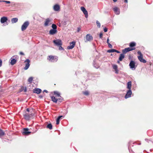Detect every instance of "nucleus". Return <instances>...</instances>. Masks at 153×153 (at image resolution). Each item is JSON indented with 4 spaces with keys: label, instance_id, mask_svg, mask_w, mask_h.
I'll use <instances>...</instances> for the list:
<instances>
[{
    "label": "nucleus",
    "instance_id": "1",
    "mask_svg": "<svg viewBox=\"0 0 153 153\" xmlns=\"http://www.w3.org/2000/svg\"><path fill=\"white\" fill-rule=\"evenodd\" d=\"M23 116L25 119L27 120H30V119H33L34 117V114L29 112H25Z\"/></svg>",
    "mask_w": 153,
    "mask_h": 153
},
{
    "label": "nucleus",
    "instance_id": "42",
    "mask_svg": "<svg viewBox=\"0 0 153 153\" xmlns=\"http://www.w3.org/2000/svg\"><path fill=\"white\" fill-rule=\"evenodd\" d=\"M108 47L110 48H112V46L110 43L108 44Z\"/></svg>",
    "mask_w": 153,
    "mask_h": 153
},
{
    "label": "nucleus",
    "instance_id": "27",
    "mask_svg": "<svg viewBox=\"0 0 153 153\" xmlns=\"http://www.w3.org/2000/svg\"><path fill=\"white\" fill-rule=\"evenodd\" d=\"M5 134V133L2 130L0 129V137L3 136Z\"/></svg>",
    "mask_w": 153,
    "mask_h": 153
},
{
    "label": "nucleus",
    "instance_id": "34",
    "mask_svg": "<svg viewBox=\"0 0 153 153\" xmlns=\"http://www.w3.org/2000/svg\"><path fill=\"white\" fill-rule=\"evenodd\" d=\"M52 27L53 28V29L56 30L57 26L56 25L53 24L52 25Z\"/></svg>",
    "mask_w": 153,
    "mask_h": 153
},
{
    "label": "nucleus",
    "instance_id": "47",
    "mask_svg": "<svg viewBox=\"0 0 153 153\" xmlns=\"http://www.w3.org/2000/svg\"><path fill=\"white\" fill-rule=\"evenodd\" d=\"M115 52H117V53H120V52L119 51H118L116 50H115Z\"/></svg>",
    "mask_w": 153,
    "mask_h": 153
},
{
    "label": "nucleus",
    "instance_id": "35",
    "mask_svg": "<svg viewBox=\"0 0 153 153\" xmlns=\"http://www.w3.org/2000/svg\"><path fill=\"white\" fill-rule=\"evenodd\" d=\"M96 24L97 25V27L98 28H100V22L98 21H96Z\"/></svg>",
    "mask_w": 153,
    "mask_h": 153
},
{
    "label": "nucleus",
    "instance_id": "37",
    "mask_svg": "<svg viewBox=\"0 0 153 153\" xmlns=\"http://www.w3.org/2000/svg\"><path fill=\"white\" fill-rule=\"evenodd\" d=\"M59 97L60 98L57 99L58 100L59 102H61L63 100V99L61 96H60Z\"/></svg>",
    "mask_w": 153,
    "mask_h": 153
},
{
    "label": "nucleus",
    "instance_id": "30",
    "mask_svg": "<svg viewBox=\"0 0 153 153\" xmlns=\"http://www.w3.org/2000/svg\"><path fill=\"white\" fill-rule=\"evenodd\" d=\"M136 46V43L134 42H132L130 43L129 46L130 47H133Z\"/></svg>",
    "mask_w": 153,
    "mask_h": 153
},
{
    "label": "nucleus",
    "instance_id": "5",
    "mask_svg": "<svg viewBox=\"0 0 153 153\" xmlns=\"http://www.w3.org/2000/svg\"><path fill=\"white\" fill-rule=\"evenodd\" d=\"M52 21V19L51 18H47L46 19L45 23L44 24V25L45 26H47L51 24V22Z\"/></svg>",
    "mask_w": 153,
    "mask_h": 153
},
{
    "label": "nucleus",
    "instance_id": "59",
    "mask_svg": "<svg viewBox=\"0 0 153 153\" xmlns=\"http://www.w3.org/2000/svg\"><path fill=\"white\" fill-rule=\"evenodd\" d=\"M2 1H0V2H1Z\"/></svg>",
    "mask_w": 153,
    "mask_h": 153
},
{
    "label": "nucleus",
    "instance_id": "45",
    "mask_svg": "<svg viewBox=\"0 0 153 153\" xmlns=\"http://www.w3.org/2000/svg\"><path fill=\"white\" fill-rule=\"evenodd\" d=\"M104 32H106L107 31V29L106 27H105L104 29Z\"/></svg>",
    "mask_w": 153,
    "mask_h": 153
},
{
    "label": "nucleus",
    "instance_id": "22",
    "mask_svg": "<svg viewBox=\"0 0 153 153\" xmlns=\"http://www.w3.org/2000/svg\"><path fill=\"white\" fill-rule=\"evenodd\" d=\"M125 57V55L123 53H121L120 54V56L119 58V60L120 61L122 60Z\"/></svg>",
    "mask_w": 153,
    "mask_h": 153
},
{
    "label": "nucleus",
    "instance_id": "15",
    "mask_svg": "<svg viewBox=\"0 0 153 153\" xmlns=\"http://www.w3.org/2000/svg\"><path fill=\"white\" fill-rule=\"evenodd\" d=\"M41 91V90L40 88H36L33 89V92L38 94H39Z\"/></svg>",
    "mask_w": 153,
    "mask_h": 153
},
{
    "label": "nucleus",
    "instance_id": "7",
    "mask_svg": "<svg viewBox=\"0 0 153 153\" xmlns=\"http://www.w3.org/2000/svg\"><path fill=\"white\" fill-rule=\"evenodd\" d=\"M129 66L130 68L132 69V70H135L136 68L135 67V62L131 60L129 64Z\"/></svg>",
    "mask_w": 153,
    "mask_h": 153
},
{
    "label": "nucleus",
    "instance_id": "17",
    "mask_svg": "<svg viewBox=\"0 0 153 153\" xmlns=\"http://www.w3.org/2000/svg\"><path fill=\"white\" fill-rule=\"evenodd\" d=\"M112 67H113V69L115 71V73H116L117 74H118V70L117 69L118 67H117V65H113Z\"/></svg>",
    "mask_w": 153,
    "mask_h": 153
},
{
    "label": "nucleus",
    "instance_id": "2",
    "mask_svg": "<svg viewBox=\"0 0 153 153\" xmlns=\"http://www.w3.org/2000/svg\"><path fill=\"white\" fill-rule=\"evenodd\" d=\"M48 59L50 62H56L58 60V59L56 57L53 56H49L48 57Z\"/></svg>",
    "mask_w": 153,
    "mask_h": 153
},
{
    "label": "nucleus",
    "instance_id": "24",
    "mask_svg": "<svg viewBox=\"0 0 153 153\" xmlns=\"http://www.w3.org/2000/svg\"><path fill=\"white\" fill-rule=\"evenodd\" d=\"M62 117H63V116H59L57 118L56 120V124L57 125H58L59 124L60 119Z\"/></svg>",
    "mask_w": 153,
    "mask_h": 153
},
{
    "label": "nucleus",
    "instance_id": "43",
    "mask_svg": "<svg viewBox=\"0 0 153 153\" xmlns=\"http://www.w3.org/2000/svg\"><path fill=\"white\" fill-rule=\"evenodd\" d=\"M103 34L102 33H101L100 34L99 37L101 39L102 37Z\"/></svg>",
    "mask_w": 153,
    "mask_h": 153
},
{
    "label": "nucleus",
    "instance_id": "49",
    "mask_svg": "<svg viewBox=\"0 0 153 153\" xmlns=\"http://www.w3.org/2000/svg\"><path fill=\"white\" fill-rule=\"evenodd\" d=\"M109 39L108 38L107 39V44H108V43H109Z\"/></svg>",
    "mask_w": 153,
    "mask_h": 153
},
{
    "label": "nucleus",
    "instance_id": "3",
    "mask_svg": "<svg viewBox=\"0 0 153 153\" xmlns=\"http://www.w3.org/2000/svg\"><path fill=\"white\" fill-rule=\"evenodd\" d=\"M29 25V22L28 21L25 22L21 27V30L22 31L25 30Z\"/></svg>",
    "mask_w": 153,
    "mask_h": 153
},
{
    "label": "nucleus",
    "instance_id": "48",
    "mask_svg": "<svg viewBox=\"0 0 153 153\" xmlns=\"http://www.w3.org/2000/svg\"><path fill=\"white\" fill-rule=\"evenodd\" d=\"M20 54H21V55H24V53H23L22 52H20Z\"/></svg>",
    "mask_w": 153,
    "mask_h": 153
},
{
    "label": "nucleus",
    "instance_id": "60",
    "mask_svg": "<svg viewBox=\"0 0 153 153\" xmlns=\"http://www.w3.org/2000/svg\"><path fill=\"white\" fill-rule=\"evenodd\" d=\"M79 1L80 0H79Z\"/></svg>",
    "mask_w": 153,
    "mask_h": 153
},
{
    "label": "nucleus",
    "instance_id": "31",
    "mask_svg": "<svg viewBox=\"0 0 153 153\" xmlns=\"http://www.w3.org/2000/svg\"><path fill=\"white\" fill-rule=\"evenodd\" d=\"M54 95H56L58 97L60 96V94L58 91H55L54 92Z\"/></svg>",
    "mask_w": 153,
    "mask_h": 153
},
{
    "label": "nucleus",
    "instance_id": "12",
    "mask_svg": "<svg viewBox=\"0 0 153 153\" xmlns=\"http://www.w3.org/2000/svg\"><path fill=\"white\" fill-rule=\"evenodd\" d=\"M131 94L132 91L131 89L128 90L126 94L125 97V98L126 99H127L130 97H131Z\"/></svg>",
    "mask_w": 153,
    "mask_h": 153
},
{
    "label": "nucleus",
    "instance_id": "44",
    "mask_svg": "<svg viewBox=\"0 0 153 153\" xmlns=\"http://www.w3.org/2000/svg\"><path fill=\"white\" fill-rule=\"evenodd\" d=\"M23 90H24V91L25 92H26L27 91V89L26 87H25V88H24Z\"/></svg>",
    "mask_w": 153,
    "mask_h": 153
},
{
    "label": "nucleus",
    "instance_id": "16",
    "mask_svg": "<svg viewBox=\"0 0 153 153\" xmlns=\"http://www.w3.org/2000/svg\"><path fill=\"white\" fill-rule=\"evenodd\" d=\"M7 20V18L6 17H3L1 19V23H4Z\"/></svg>",
    "mask_w": 153,
    "mask_h": 153
},
{
    "label": "nucleus",
    "instance_id": "10",
    "mask_svg": "<svg viewBox=\"0 0 153 153\" xmlns=\"http://www.w3.org/2000/svg\"><path fill=\"white\" fill-rule=\"evenodd\" d=\"M29 129L27 128H24L23 129L22 134L24 135H28L31 132L28 131Z\"/></svg>",
    "mask_w": 153,
    "mask_h": 153
},
{
    "label": "nucleus",
    "instance_id": "13",
    "mask_svg": "<svg viewBox=\"0 0 153 153\" xmlns=\"http://www.w3.org/2000/svg\"><path fill=\"white\" fill-rule=\"evenodd\" d=\"M113 10L116 14L118 15L120 14V9L117 7H115L113 8Z\"/></svg>",
    "mask_w": 153,
    "mask_h": 153
},
{
    "label": "nucleus",
    "instance_id": "51",
    "mask_svg": "<svg viewBox=\"0 0 153 153\" xmlns=\"http://www.w3.org/2000/svg\"><path fill=\"white\" fill-rule=\"evenodd\" d=\"M43 92H46V93L48 92V91L47 90H44L43 91Z\"/></svg>",
    "mask_w": 153,
    "mask_h": 153
},
{
    "label": "nucleus",
    "instance_id": "29",
    "mask_svg": "<svg viewBox=\"0 0 153 153\" xmlns=\"http://www.w3.org/2000/svg\"><path fill=\"white\" fill-rule=\"evenodd\" d=\"M47 128L51 130L52 128V125L51 123H49L47 125Z\"/></svg>",
    "mask_w": 153,
    "mask_h": 153
},
{
    "label": "nucleus",
    "instance_id": "9",
    "mask_svg": "<svg viewBox=\"0 0 153 153\" xmlns=\"http://www.w3.org/2000/svg\"><path fill=\"white\" fill-rule=\"evenodd\" d=\"M86 40L85 41V42L87 41H91L92 40L93 38L92 36L90 34H87L86 36Z\"/></svg>",
    "mask_w": 153,
    "mask_h": 153
},
{
    "label": "nucleus",
    "instance_id": "50",
    "mask_svg": "<svg viewBox=\"0 0 153 153\" xmlns=\"http://www.w3.org/2000/svg\"><path fill=\"white\" fill-rule=\"evenodd\" d=\"M80 28H78V30H77V32H79L80 31Z\"/></svg>",
    "mask_w": 153,
    "mask_h": 153
},
{
    "label": "nucleus",
    "instance_id": "41",
    "mask_svg": "<svg viewBox=\"0 0 153 153\" xmlns=\"http://www.w3.org/2000/svg\"><path fill=\"white\" fill-rule=\"evenodd\" d=\"M137 53H138V54L140 55L139 56H142L143 55L141 52L140 51H138L137 52Z\"/></svg>",
    "mask_w": 153,
    "mask_h": 153
},
{
    "label": "nucleus",
    "instance_id": "36",
    "mask_svg": "<svg viewBox=\"0 0 153 153\" xmlns=\"http://www.w3.org/2000/svg\"><path fill=\"white\" fill-rule=\"evenodd\" d=\"M115 51V49H112L111 50H108V52L109 53H111V52H114Z\"/></svg>",
    "mask_w": 153,
    "mask_h": 153
},
{
    "label": "nucleus",
    "instance_id": "25",
    "mask_svg": "<svg viewBox=\"0 0 153 153\" xmlns=\"http://www.w3.org/2000/svg\"><path fill=\"white\" fill-rule=\"evenodd\" d=\"M16 62V60L14 59H13L11 60L10 64L11 65H13L15 64Z\"/></svg>",
    "mask_w": 153,
    "mask_h": 153
},
{
    "label": "nucleus",
    "instance_id": "38",
    "mask_svg": "<svg viewBox=\"0 0 153 153\" xmlns=\"http://www.w3.org/2000/svg\"><path fill=\"white\" fill-rule=\"evenodd\" d=\"M122 52H123V53L124 54L128 52L127 51V50L126 49V48L124 49L123 50Z\"/></svg>",
    "mask_w": 153,
    "mask_h": 153
},
{
    "label": "nucleus",
    "instance_id": "20",
    "mask_svg": "<svg viewBox=\"0 0 153 153\" xmlns=\"http://www.w3.org/2000/svg\"><path fill=\"white\" fill-rule=\"evenodd\" d=\"M131 82L129 81L127 83V88L129 90L131 89Z\"/></svg>",
    "mask_w": 153,
    "mask_h": 153
},
{
    "label": "nucleus",
    "instance_id": "28",
    "mask_svg": "<svg viewBox=\"0 0 153 153\" xmlns=\"http://www.w3.org/2000/svg\"><path fill=\"white\" fill-rule=\"evenodd\" d=\"M126 49L127 50V51L128 52L133 50H134L135 49V48H126Z\"/></svg>",
    "mask_w": 153,
    "mask_h": 153
},
{
    "label": "nucleus",
    "instance_id": "21",
    "mask_svg": "<svg viewBox=\"0 0 153 153\" xmlns=\"http://www.w3.org/2000/svg\"><path fill=\"white\" fill-rule=\"evenodd\" d=\"M51 100L54 102L55 103H56L58 99L57 98H56L55 97L53 96H51Z\"/></svg>",
    "mask_w": 153,
    "mask_h": 153
},
{
    "label": "nucleus",
    "instance_id": "19",
    "mask_svg": "<svg viewBox=\"0 0 153 153\" xmlns=\"http://www.w3.org/2000/svg\"><path fill=\"white\" fill-rule=\"evenodd\" d=\"M53 9L55 11H59L60 9V7L58 5L56 4L53 7Z\"/></svg>",
    "mask_w": 153,
    "mask_h": 153
},
{
    "label": "nucleus",
    "instance_id": "11",
    "mask_svg": "<svg viewBox=\"0 0 153 153\" xmlns=\"http://www.w3.org/2000/svg\"><path fill=\"white\" fill-rule=\"evenodd\" d=\"M75 43H76L74 41L70 42V46H68L67 47V49H71L73 48L75 46Z\"/></svg>",
    "mask_w": 153,
    "mask_h": 153
},
{
    "label": "nucleus",
    "instance_id": "4",
    "mask_svg": "<svg viewBox=\"0 0 153 153\" xmlns=\"http://www.w3.org/2000/svg\"><path fill=\"white\" fill-rule=\"evenodd\" d=\"M53 42L55 45L57 46H59V45H62V42L60 39L54 40L53 41Z\"/></svg>",
    "mask_w": 153,
    "mask_h": 153
},
{
    "label": "nucleus",
    "instance_id": "8",
    "mask_svg": "<svg viewBox=\"0 0 153 153\" xmlns=\"http://www.w3.org/2000/svg\"><path fill=\"white\" fill-rule=\"evenodd\" d=\"M81 10L83 12L85 17L86 18H88V13L85 8L83 7H81Z\"/></svg>",
    "mask_w": 153,
    "mask_h": 153
},
{
    "label": "nucleus",
    "instance_id": "32",
    "mask_svg": "<svg viewBox=\"0 0 153 153\" xmlns=\"http://www.w3.org/2000/svg\"><path fill=\"white\" fill-rule=\"evenodd\" d=\"M83 93L84 95L86 96H88L89 94V92L88 91H83Z\"/></svg>",
    "mask_w": 153,
    "mask_h": 153
},
{
    "label": "nucleus",
    "instance_id": "52",
    "mask_svg": "<svg viewBox=\"0 0 153 153\" xmlns=\"http://www.w3.org/2000/svg\"><path fill=\"white\" fill-rule=\"evenodd\" d=\"M26 110H27V111L28 112H29V110L28 108Z\"/></svg>",
    "mask_w": 153,
    "mask_h": 153
},
{
    "label": "nucleus",
    "instance_id": "6",
    "mask_svg": "<svg viewBox=\"0 0 153 153\" xmlns=\"http://www.w3.org/2000/svg\"><path fill=\"white\" fill-rule=\"evenodd\" d=\"M25 66L24 68L25 70L27 69L30 66V61L29 59H27L25 62Z\"/></svg>",
    "mask_w": 153,
    "mask_h": 153
},
{
    "label": "nucleus",
    "instance_id": "26",
    "mask_svg": "<svg viewBox=\"0 0 153 153\" xmlns=\"http://www.w3.org/2000/svg\"><path fill=\"white\" fill-rule=\"evenodd\" d=\"M18 19L17 18H13L11 20V22L13 23H15L17 22Z\"/></svg>",
    "mask_w": 153,
    "mask_h": 153
},
{
    "label": "nucleus",
    "instance_id": "56",
    "mask_svg": "<svg viewBox=\"0 0 153 153\" xmlns=\"http://www.w3.org/2000/svg\"><path fill=\"white\" fill-rule=\"evenodd\" d=\"M120 61H119V60L117 61V63H120Z\"/></svg>",
    "mask_w": 153,
    "mask_h": 153
},
{
    "label": "nucleus",
    "instance_id": "33",
    "mask_svg": "<svg viewBox=\"0 0 153 153\" xmlns=\"http://www.w3.org/2000/svg\"><path fill=\"white\" fill-rule=\"evenodd\" d=\"M33 78L32 77H30L28 79V81L30 83H31L33 80Z\"/></svg>",
    "mask_w": 153,
    "mask_h": 153
},
{
    "label": "nucleus",
    "instance_id": "23",
    "mask_svg": "<svg viewBox=\"0 0 153 153\" xmlns=\"http://www.w3.org/2000/svg\"><path fill=\"white\" fill-rule=\"evenodd\" d=\"M95 60H94V62L93 63V66L94 67L96 68H98L100 67V66L99 65L97 64L95 62Z\"/></svg>",
    "mask_w": 153,
    "mask_h": 153
},
{
    "label": "nucleus",
    "instance_id": "46",
    "mask_svg": "<svg viewBox=\"0 0 153 153\" xmlns=\"http://www.w3.org/2000/svg\"><path fill=\"white\" fill-rule=\"evenodd\" d=\"M2 63V61L1 59H0V67L1 66Z\"/></svg>",
    "mask_w": 153,
    "mask_h": 153
},
{
    "label": "nucleus",
    "instance_id": "55",
    "mask_svg": "<svg viewBox=\"0 0 153 153\" xmlns=\"http://www.w3.org/2000/svg\"><path fill=\"white\" fill-rule=\"evenodd\" d=\"M23 88H24V87H22L21 88V90L22 91L24 90H23Z\"/></svg>",
    "mask_w": 153,
    "mask_h": 153
},
{
    "label": "nucleus",
    "instance_id": "40",
    "mask_svg": "<svg viewBox=\"0 0 153 153\" xmlns=\"http://www.w3.org/2000/svg\"><path fill=\"white\" fill-rule=\"evenodd\" d=\"M2 2H6L7 4H10V2L9 1H2Z\"/></svg>",
    "mask_w": 153,
    "mask_h": 153
},
{
    "label": "nucleus",
    "instance_id": "18",
    "mask_svg": "<svg viewBox=\"0 0 153 153\" xmlns=\"http://www.w3.org/2000/svg\"><path fill=\"white\" fill-rule=\"evenodd\" d=\"M57 31L56 30H55L54 29H51L49 31V34L51 35H53L56 33Z\"/></svg>",
    "mask_w": 153,
    "mask_h": 153
},
{
    "label": "nucleus",
    "instance_id": "57",
    "mask_svg": "<svg viewBox=\"0 0 153 153\" xmlns=\"http://www.w3.org/2000/svg\"><path fill=\"white\" fill-rule=\"evenodd\" d=\"M39 97L41 98H42V96H40Z\"/></svg>",
    "mask_w": 153,
    "mask_h": 153
},
{
    "label": "nucleus",
    "instance_id": "54",
    "mask_svg": "<svg viewBox=\"0 0 153 153\" xmlns=\"http://www.w3.org/2000/svg\"><path fill=\"white\" fill-rule=\"evenodd\" d=\"M114 2H116L117 0H113Z\"/></svg>",
    "mask_w": 153,
    "mask_h": 153
},
{
    "label": "nucleus",
    "instance_id": "39",
    "mask_svg": "<svg viewBox=\"0 0 153 153\" xmlns=\"http://www.w3.org/2000/svg\"><path fill=\"white\" fill-rule=\"evenodd\" d=\"M59 50H64L63 48L61 46V45H59Z\"/></svg>",
    "mask_w": 153,
    "mask_h": 153
},
{
    "label": "nucleus",
    "instance_id": "58",
    "mask_svg": "<svg viewBox=\"0 0 153 153\" xmlns=\"http://www.w3.org/2000/svg\"><path fill=\"white\" fill-rule=\"evenodd\" d=\"M139 145H140V144H141V143H139Z\"/></svg>",
    "mask_w": 153,
    "mask_h": 153
},
{
    "label": "nucleus",
    "instance_id": "14",
    "mask_svg": "<svg viewBox=\"0 0 153 153\" xmlns=\"http://www.w3.org/2000/svg\"><path fill=\"white\" fill-rule=\"evenodd\" d=\"M138 59L141 62H143V63H146V61L145 59H143V55L142 56H138Z\"/></svg>",
    "mask_w": 153,
    "mask_h": 153
},
{
    "label": "nucleus",
    "instance_id": "53",
    "mask_svg": "<svg viewBox=\"0 0 153 153\" xmlns=\"http://www.w3.org/2000/svg\"><path fill=\"white\" fill-rule=\"evenodd\" d=\"M124 2H125L126 3H127V2H128V0H125Z\"/></svg>",
    "mask_w": 153,
    "mask_h": 153
}]
</instances>
